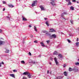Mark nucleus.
<instances>
[{"label": "nucleus", "mask_w": 79, "mask_h": 79, "mask_svg": "<svg viewBox=\"0 0 79 79\" xmlns=\"http://www.w3.org/2000/svg\"><path fill=\"white\" fill-rule=\"evenodd\" d=\"M31 63H33V64H35V62L33 61V60H31V61L29 62V63H28V65H29V66H31L32 65V64H30Z\"/></svg>", "instance_id": "obj_1"}, {"label": "nucleus", "mask_w": 79, "mask_h": 79, "mask_svg": "<svg viewBox=\"0 0 79 79\" xmlns=\"http://www.w3.org/2000/svg\"><path fill=\"white\" fill-rule=\"evenodd\" d=\"M50 38L52 39H56V35L55 34H52L50 36Z\"/></svg>", "instance_id": "obj_2"}, {"label": "nucleus", "mask_w": 79, "mask_h": 79, "mask_svg": "<svg viewBox=\"0 0 79 79\" xmlns=\"http://www.w3.org/2000/svg\"><path fill=\"white\" fill-rule=\"evenodd\" d=\"M73 71H74V72H77L79 71V68L75 67L73 68Z\"/></svg>", "instance_id": "obj_3"}, {"label": "nucleus", "mask_w": 79, "mask_h": 79, "mask_svg": "<svg viewBox=\"0 0 79 79\" xmlns=\"http://www.w3.org/2000/svg\"><path fill=\"white\" fill-rule=\"evenodd\" d=\"M54 61L56 65H57V66H58V65H59V64L58 63V61H57V59H56V58H54Z\"/></svg>", "instance_id": "obj_4"}, {"label": "nucleus", "mask_w": 79, "mask_h": 79, "mask_svg": "<svg viewBox=\"0 0 79 79\" xmlns=\"http://www.w3.org/2000/svg\"><path fill=\"white\" fill-rule=\"evenodd\" d=\"M55 0H51V1H52V2H50V3L52 5V6H54L55 5V2H54V1Z\"/></svg>", "instance_id": "obj_5"}, {"label": "nucleus", "mask_w": 79, "mask_h": 79, "mask_svg": "<svg viewBox=\"0 0 79 79\" xmlns=\"http://www.w3.org/2000/svg\"><path fill=\"white\" fill-rule=\"evenodd\" d=\"M40 8L41 9V10L42 11H44L45 10V9L44 8V7H43L42 6H40Z\"/></svg>", "instance_id": "obj_6"}, {"label": "nucleus", "mask_w": 79, "mask_h": 79, "mask_svg": "<svg viewBox=\"0 0 79 79\" xmlns=\"http://www.w3.org/2000/svg\"><path fill=\"white\" fill-rule=\"evenodd\" d=\"M50 32H55V30L53 28H51L50 29Z\"/></svg>", "instance_id": "obj_7"}, {"label": "nucleus", "mask_w": 79, "mask_h": 79, "mask_svg": "<svg viewBox=\"0 0 79 79\" xmlns=\"http://www.w3.org/2000/svg\"><path fill=\"white\" fill-rule=\"evenodd\" d=\"M22 21H27V19L26 18H25V17H24L23 16H22Z\"/></svg>", "instance_id": "obj_8"}, {"label": "nucleus", "mask_w": 79, "mask_h": 79, "mask_svg": "<svg viewBox=\"0 0 79 79\" xmlns=\"http://www.w3.org/2000/svg\"><path fill=\"white\" fill-rule=\"evenodd\" d=\"M68 13L67 12H64L61 15V17H63L64 16V15H66Z\"/></svg>", "instance_id": "obj_9"}, {"label": "nucleus", "mask_w": 79, "mask_h": 79, "mask_svg": "<svg viewBox=\"0 0 79 79\" xmlns=\"http://www.w3.org/2000/svg\"><path fill=\"white\" fill-rule=\"evenodd\" d=\"M5 44V42L0 40V45H3Z\"/></svg>", "instance_id": "obj_10"}, {"label": "nucleus", "mask_w": 79, "mask_h": 79, "mask_svg": "<svg viewBox=\"0 0 79 79\" xmlns=\"http://www.w3.org/2000/svg\"><path fill=\"white\" fill-rule=\"evenodd\" d=\"M40 44L41 45V46L42 47H45V45H44V43H43V42H41L40 43Z\"/></svg>", "instance_id": "obj_11"}, {"label": "nucleus", "mask_w": 79, "mask_h": 79, "mask_svg": "<svg viewBox=\"0 0 79 79\" xmlns=\"http://www.w3.org/2000/svg\"><path fill=\"white\" fill-rule=\"evenodd\" d=\"M27 74H29V72H24L23 73V75H27Z\"/></svg>", "instance_id": "obj_12"}, {"label": "nucleus", "mask_w": 79, "mask_h": 79, "mask_svg": "<svg viewBox=\"0 0 79 79\" xmlns=\"http://www.w3.org/2000/svg\"><path fill=\"white\" fill-rule=\"evenodd\" d=\"M8 6L10 8H13V7H14V6L11 4H8Z\"/></svg>", "instance_id": "obj_13"}, {"label": "nucleus", "mask_w": 79, "mask_h": 79, "mask_svg": "<svg viewBox=\"0 0 79 79\" xmlns=\"http://www.w3.org/2000/svg\"><path fill=\"white\" fill-rule=\"evenodd\" d=\"M70 10H71L72 11H73V10H74V7L73 6H71L70 7Z\"/></svg>", "instance_id": "obj_14"}, {"label": "nucleus", "mask_w": 79, "mask_h": 79, "mask_svg": "<svg viewBox=\"0 0 79 79\" xmlns=\"http://www.w3.org/2000/svg\"><path fill=\"white\" fill-rule=\"evenodd\" d=\"M63 78V77L62 76H59L57 77L56 78V79H61Z\"/></svg>", "instance_id": "obj_15"}, {"label": "nucleus", "mask_w": 79, "mask_h": 79, "mask_svg": "<svg viewBox=\"0 0 79 79\" xmlns=\"http://www.w3.org/2000/svg\"><path fill=\"white\" fill-rule=\"evenodd\" d=\"M67 5H72V3L70 1L68 2Z\"/></svg>", "instance_id": "obj_16"}, {"label": "nucleus", "mask_w": 79, "mask_h": 79, "mask_svg": "<svg viewBox=\"0 0 79 79\" xmlns=\"http://www.w3.org/2000/svg\"><path fill=\"white\" fill-rule=\"evenodd\" d=\"M10 76H11V77H14V78L15 77V75L14 74H10Z\"/></svg>", "instance_id": "obj_17"}, {"label": "nucleus", "mask_w": 79, "mask_h": 79, "mask_svg": "<svg viewBox=\"0 0 79 79\" xmlns=\"http://www.w3.org/2000/svg\"><path fill=\"white\" fill-rule=\"evenodd\" d=\"M6 51H5V53H9V52L10 51V50H9L6 49Z\"/></svg>", "instance_id": "obj_18"}, {"label": "nucleus", "mask_w": 79, "mask_h": 79, "mask_svg": "<svg viewBox=\"0 0 79 79\" xmlns=\"http://www.w3.org/2000/svg\"><path fill=\"white\" fill-rule=\"evenodd\" d=\"M46 34L47 35H48V36H50H50L51 35V34H50V33L48 32V33H46Z\"/></svg>", "instance_id": "obj_19"}, {"label": "nucleus", "mask_w": 79, "mask_h": 79, "mask_svg": "<svg viewBox=\"0 0 79 79\" xmlns=\"http://www.w3.org/2000/svg\"><path fill=\"white\" fill-rule=\"evenodd\" d=\"M45 24L47 25V26H49V24H48V21H47L45 23Z\"/></svg>", "instance_id": "obj_20"}, {"label": "nucleus", "mask_w": 79, "mask_h": 79, "mask_svg": "<svg viewBox=\"0 0 79 79\" xmlns=\"http://www.w3.org/2000/svg\"><path fill=\"white\" fill-rule=\"evenodd\" d=\"M54 55H58V52H56V51L54 52L53 53Z\"/></svg>", "instance_id": "obj_21"}, {"label": "nucleus", "mask_w": 79, "mask_h": 79, "mask_svg": "<svg viewBox=\"0 0 79 79\" xmlns=\"http://www.w3.org/2000/svg\"><path fill=\"white\" fill-rule=\"evenodd\" d=\"M27 75H28V77L29 78H31V74H30V73H28V74Z\"/></svg>", "instance_id": "obj_22"}, {"label": "nucleus", "mask_w": 79, "mask_h": 79, "mask_svg": "<svg viewBox=\"0 0 79 79\" xmlns=\"http://www.w3.org/2000/svg\"><path fill=\"white\" fill-rule=\"evenodd\" d=\"M58 56H59L60 58H61L62 56V55H61V54L60 53L58 55Z\"/></svg>", "instance_id": "obj_23"}, {"label": "nucleus", "mask_w": 79, "mask_h": 79, "mask_svg": "<svg viewBox=\"0 0 79 79\" xmlns=\"http://www.w3.org/2000/svg\"><path fill=\"white\" fill-rule=\"evenodd\" d=\"M73 71V68L72 69L70 67L69 68V71Z\"/></svg>", "instance_id": "obj_24"}, {"label": "nucleus", "mask_w": 79, "mask_h": 79, "mask_svg": "<svg viewBox=\"0 0 79 79\" xmlns=\"http://www.w3.org/2000/svg\"><path fill=\"white\" fill-rule=\"evenodd\" d=\"M64 74L65 76H67V73L66 72H64Z\"/></svg>", "instance_id": "obj_25"}, {"label": "nucleus", "mask_w": 79, "mask_h": 79, "mask_svg": "<svg viewBox=\"0 0 79 79\" xmlns=\"http://www.w3.org/2000/svg\"><path fill=\"white\" fill-rule=\"evenodd\" d=\"M34 27L35 31L37 32V28L35 26H34Z\"/></svg>", "instance_id": "obj_26"}, {"label": "nucleus", "mask_w": 79, "mask_h": 79, "mask_svg": "<svg viewBox=\"0 0 79 79\" xmlns=\"http://www.w3.org/2000/svg\"><path fill=\"white\" fill-rule=\"evenodd\" d=\"M76 45L77 47H78L79 45V43L77 42L76 43Z\"/></svg>", "instance_id": "obj_27"}, {"label": "nucleus", "mask_w": 79, "mask_h": 79, "mask_svg": "<svg viewBox=\"0 0 79 79\" xmlns=\"http://www.w3.org/2000/svg\"><path fill=\"white\" fill-rule=\"evenodd\" d=\"M6 18L8 20H10V19L9 16L6 17Z\"/></svg>", "instance_id": "obj_28"}, {"label": "nucleus", "mask_w": 79, "mask_h": 79, "mask_svg": "<svg viewBox=\"0 0 79 79\" xmlns=\"http://www.w3.org/2000/svg\"><path fill=\"white\" fill-rule=\"evenodd\" d=\"M21 63H23V64H25V62L24 60H22L21 61Z\"/></svg>", "instance_id": "obj_29"}, {"label": "nucleus", "mask_w": 79, "mask_h": 79, "mask_svg": "<svg viewBox=\"0 0 79 79\" xmlns=\"http://www.w3.org/2000/svg\"><path fill=\"white\" fill-rule=\"evenodd\" d=\"M75 65H79V63L78 62H76L75 63Z\"/></svg>", "instance_id": "obj_30"}, {"label": "nucleus", "mask_w": 79, "mask_h": 79, "mask_svg": "<svg viewBox=\"0 0 79 79\" xmlns=\"http://www.w3.org/2000/svg\"><path fill=\"white\" fill-rule=\"evenodd\" d=\"M35 6V4H34L33 3L31 5V6L33 7V6Z\"/></svg>", "instance_id": "obj_31"}, {"label": "nucleus", "mask_w": 79, "mask_h": 79, "mask_svg": "<svg viewBox=\"0 0 79 79\" xmlns=\"http://www.w3.org/2000/svg\"><path fill=\"white\" fill-rule=\"evenodd\" d=\"M37 1H34V2H33V3L34 4H36L37 3Z\"/></svg>", "instance_id": "obj_32"}, {"label": "nucleus", "mask_w": 79, "mask_h": 79, "mask_svg": "<svg viewBox=\"0 0 79 79\" xmlns=\"http://www.w3.org/2000/svg\"><path fill=\"white\" fill-rule=\"evenodd\" d=\"M13 71L14 73H16V72H17V70H13Z\"/></svg>", "instance_id": "obj_33"}, {"label": "nucleus", "mask_w": 79, "mask_h": 79, "mask_svg": "<svg viewBox=\"0 0 79 79\" xmlns=\"http://www.w3.org/2000/svg\"><path fill=\"white\" fill-rule=\"evenodd\" d=\"M42 32L43 33H45L46 32H47V31H45V30L43 31Z\"/></svg>", "instance_id": "obj_34"}, {"label": "nucleus", "mask_w": 79, "mask_h": 79, "mask_svg": "<svg viewBox=\"0 0 79 79\" xmlns=\"http://www.w3.org/2000/svg\"><path fill=\"white\" fill-rule=\"evenodd\" d=\"M70 22L71 23V24H73V20H70Z\"/></svg>", "instance_id": "obj_35"}, {"label": "nucleus", "mask_w": 79, "mask_h": 79, "mask_svg": "<svg viewBox=\"0 0 79 79\" xmlns=\"http://www.w3.org/2000/svg\"><path fill=\"white\" fill-rule=\"evenodd\" d=\"M67 41H68L69 43H70L71 42V41L69 39L67 40Z\"/></svg>", "instance_id": "obj_36"}, {"label": "nucleus", "mask_w": 79, "mask_h": 79, "mask_svg": "<svg viewBox=\"0 0 79 79\" xmlns=\"http://www.w3.org/2000/svg\"><path fill=\"white\" fill-rule=\"evenodd\" d=\"M26 38V37H25L23 40V43H24V40H25V39Z\"/></svg>", "instance_id": "obj_37"}, {"label": "nucleus", "mask_w": 79, "mask_h": 79, "mask_svg": "<svg viewBox=\"0 0 79 79\" xmlns=\"http://www.w3.org/2000/svg\"><path fill=\"white\" fill-rule=\"evenodd\" d=\"M46 42H47V44H48V43H49V42H50V41L47 40L46 41Z\"/></svg>", "instance_id": "obj_38"}, {"label": "nucleus", "mask_w": 79, "mask_h": 79, "mask_svg": "<svg viewBox=\"0 0 79 79\" xmlns=\"http://www.w3.org/2000/svg\"><path fill=\"white\" fill-rule=\"evenodd\" d=\"M2 3L3 4H5V3H6V2H5V1H3Z\"/></svg>", "instance_id": "obj_39"}, {"label": "nucleus", "mask_w": 79, "mask_h": 79, "mask_svg": "<svg viewBox=\"0 0 79 79\" xmlns=\"http://www.w3.org/2000/svg\"><path fill=\"white\" fill-rule=\"evenodd\" d=\"M37 41H34V43H35V44H37Z\"/></svg>", "instance_id": "obj_40"}, {"label": "nucleus", "mask_w": 79, "mask_h": 79, "mask_svg": "<svg viewBox=\"0 0 79 79\" xmlns=\"http://www.w3.org/2000/svg\"><path fill=\"white\" fill-rule=\"evenodd\" d=\"M30 37L32 38L33 37V35H30Z\"/></svg>", "instance_id": "obj_41"}, {"label": "nucleus", "mask_w": 79, "mask_h": 79, "mask_svg": "<svg viewBox=\"0 0 79 79\" xmlns=\"http://www.w3.org/2000/svg\"><path fill=\"white\" fill-rule=\"evenodd\" d=\"M72 2H76V1L75 0H73Z\"/></svg>", "instance_id": "obj_42"}, {"label": "nucleus", "mask_w": 79, "mask_h": 79, "mask_svg": "<svg viewBox=\"0 0 79 79\" xmlns=\"http://www.w3.org/2000/svg\"><path fill=\"white\" fill-rule=\"evenodd\" d=\"M62 19L63 20H64V21H65V20H66V19H65V18H62Z\"/></svg>", "instance_id": "obj_43"}, {"label": "nucleus", "mask_w": 79, "mask_h": 79, "mask_svg": "<svg viewBox=\"0 0 79 79\" xmlns=\"http://www.w3.org/2000/svg\"><path fill=\"white\" fill-rule=\"evenodd\" d=\"M23 79H27V78L26 77H23Z\"/></svg>", "instance_id": "obj_44"}, {"label": "nucleus", "mask_w": 79, "mask_h": 79, "mask_svg": "<svg viewBox=\"0 0 79 79\" xmlns=\"http://www.w3.org/2000/svg\"><path fill=\"white\" fill-rule=\"evenodd\" d=\"M65 0V1H66V2H69L70 1V0Z\"/></svg>", "instance_id": "obj_45"}, {"label": "nucleus", "mask_w": 79, "mask_h": 79, "mask_svg": "<svg viewBox=\"0 0 79 79\" xmlns=\"http://www.w3.org/2000/svg\"><path fill=\"white\" fill-rule=\"evenodd\" d=\"M77 42H78V41H79V38H77Z\"/></svg>", "instance_id": "obj_46"}, {"label": "nucleus", "mask_w": 79, "mask_h": 79, "mask_svg": "<svg viewBox=\"0 0 79 79\" xmlns=\"http://www.w3.org/2000/svg\"><path fill=\"white\" fill-rule=\"evenodd\" d=\"M28 53L29 55H31V53L30 52H29Z\"/></svg>", "instance_id": "obj_47"}, {"label": "nucleus", "mask_w": 79, "mask_h": 79, "mask_svg": "<svg viewBox=\"0 0 79 79\" xmlns=\"http://www.w3.org/2000/svg\"><path fill=\"white\" fill-rule=\"evenodd\" d=\"M38 57H40V58H41V55H40L38 56Z\"/></svg>", "instance_id": "obj_48"}, {"label": "nucleus", "mask_w": 79, "mask_h": 79, "mask_svg": "<svg viewBox=\"0 0 79 79\" xmlns=\"http://www.w3.org/2000/svg\"><path fill=\"white\" fill-rule=\"evenodd\" d=\"M1 32H2V30L0 29V33Z\"/></svg>", "instance_id": "obj_49"}, {"label": "nucleus", "mask_w": 79, "mask_h": 79, "mask_svg": "<svg viewBox=\"0 0 79 79\" xmlns=\"http://www.w3.org/2000/svg\"><path fill=\"white\" fill-rule=\"evenodd\" d=\"M50 60H53V58H52L51 57L50 58Z\"/></svg>", "instance_id": "obj_50"}, {"label": "nucleus", "mask_w": 79, "mask_h": 79, "mask_svg": "<svg viewBox=\"0 0 79 79\" xmlns=\"http://www.w3.org/2000/svg\"><path fill=\"white\" fill-rule=\"evenodd\" d=\"M2 64H4V62H3L2 61Z\"/></svg>", "instance_id": "obj_51"}, {"label": "nucleus", "mask_w": 79, "mask_h": 79, "mask_svg": "<svg viewBox=\"0 0 79 79\" xmlns=\"http://www.w3.org/2000/svg\"><path fill=\"white\" fill-rule=\"evenodd\" d=\"M2 66V63L0 62V67H1Z\"/></svg>", "instance_id": "obj_52"}, {"label": "nucleus", "mask_w": 79, "mask_h": 79, "mask_svg": "<svg viewBox=\"0 0 79 79\" xmlns=\"http://www.w3.org/2000/svg\"><path fill=\"white\" fill-rule=\"evenodd\" d=\"M65 66H66V65L65 64H64V68H65Z\"/></svg>", "instance_id": "obj_53"}, {"label": "nucleus", "mask_w": 79, "mask_h": 79, "mask_svg": "<svg viewBox=\"0 0 79 79\" xmlns=\"http://www.w3.org/2000/svg\"><path fill=\"white\" fill-rule=\"evenodd\" d=\"M5 8H4L3 9V11H5Z\"/></svg>", "instance_id": "obj_54"}, {"label": "nucleus", "mask_w": 79, "mask_h": 79, "mask_svg": "<svg viewBox=\"0 0 79 79\" xmlns=\"http://www.w3.org/2000/svg\"><path fill=\"white\" fill-rule=\"evenodd\" d=\"M49 73V71L48 70L47 71V74H48Z\"/></svg>", "instance_id": "obj_55"}, {"label": "nucleus", "mask_w": 79, "mask_h": 79, "mask_svg": "<svg viewBox=\"0 0 79 79\" xmlns=\"http://www.w3.org/2000/svg\"><path fill=\"white\" fill-rule=\"evenodd\" d=\"M47 18H44V20H46L47 19Z\"/></svg>", "instance_id": "obj_56"}, {"label": "nucleus", "mask_w": 79, "mask_h": 79, "mask_svg": "<svg viewBox=\"0 0 79 79\" xmlns=\"http://www.w3.org/2000/svg\"><path fill=\"white\" fill-rule=\"evenodd\" d=\"M29 27H31V25H29Z\"/></svg>", "instance_id": "obj_57"}, {"label": "nucleus", "mask_w": 79, "mask_h": 79, "mask_svg": "<svg viewBox=\"0 0 79 79\" xmlns=\"http://www.w3.org/2000/svg\"><path fill=\"white\" fill-rule=\"evenodd\" d=\"M69 36H72V35H71V34H69Z\"/></svg>", "instance_id": "obj_58"}, {"label": "nucleus", "mask_w": 79, "mask_h": 79, "mask_svg": "<svg viewBox=\"0 0 79 79\" xmlns=\"http://www.w3.org/2000/svg\"><path fill=\"white\" fill-rule=\"evenodd\" d=\"M49 64H50V65H51L52 64V63L50 62L49 63Z\"/></svg>", "instance_id": "obj_59"}, {"label": "nucleus", "mask_w": 79, "mask_h": 79, "mask_svg": "<svg viewBox=\"0 0 79 79\" xmlns=\"http://www.w3.org/2000/svg\"><path fill=\"white\" fill-rule=\"evenodd\" d=\"M50 74H52V72H49Z\"/></svg>", "instance_id": "obj_60"}, {"label": "nucleus", "mask_w": 79, "mask_h": 79, "mask_svg": "<svg viewBox=\"0 0 79 79\" xmlns=\"http://www.w3.org/2000/svg\"><path fill=\"white\" fill-rule=\"evenodd\" d=\"M77 3H79V2L78 1L77 2Z\"/></svg>", "instance_id": "obj_61"}, {"label": "nucleus", "mask_w": 79, "mask_h": 79, "mask_svg": "<svg viewBox=\"0 0 79 79\" xmlns=\"http://www.w3.org/2000/svg\"><path fill=\"white\" fill-rule=\"evenodd\" d=\"M1 7H2V6H1V5H0V8H1Z\"/></svg>", "instance_id": "obj_62"}, {"label": "nucleus", "mask_w": 79, "mask_h": 79, "mask_svg": "<svg viewBox=\"0 0 79 79\" xmlns=\"http://www.w3.org/2000/svg\"><path fill=\"white\" fill-rule=\"evenodd\" d=\"M78 60L79 61V58L78 59Z\"/></svg>", "instance_id": "obj_63"}, {"label": "nucleus", "mask_w": 79, "mask_h": 79, "mask_svg": "<svg viewBox=\"0 0 79 79\" xmlns=\"http://www.w3.org/2000/svg\"><path fill=\"white\" fill-rule=\"evenodd\" d=\"M61 34H63V33L61 32Z\"/></svg>", "instance_id": "obj_64"}]
</instances>
